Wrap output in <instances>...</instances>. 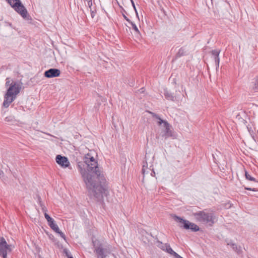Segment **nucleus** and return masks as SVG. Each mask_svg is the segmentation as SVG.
<instances>
[{"label": "nucleus", "mask_w": 258, "mask_h": 258, "mask_svg": "<svg viewBox=\"0 0 258 258\" xmlns=\"http://www.w3.org/2000/svg\"><path fill=\"white\" fill-rule=\"evenodd\" d=\"M48 225L56 233L58 232L59 229L57 224H55L54 220L48 224Z\"/></svg>", "instance_id": "2eb2a0df"}, {"label": "nucleus", "mask_w": 258, "mask_h": 258, "mask_svg": "<svg viewBox=\"0 0 258 258\" xmlns=\"http://www.w3.org/2000/svg\"><path fill=\"white\" fill-rule=\"evenodd\" d=\"M38 202L39 205H40L41 203H42L41 198L39 196H38Z\"/></svg>", "instance_id": "2f4dec72"}, {"label": "nucleus", "mask_w": 258, "mask_h": 258, "mask_svg": "<svg viewBox=\"0 0 258 258\" xmlns=\"http://www.w3.org/2000/svg\"><path fill=\"white\" fill-rule=\"evenodd\" d=\"M57 233L59 234L61 237L64 239H66V236L64 234L62 233L60 230H59L58 232H57Z\"/></svg>", "instance_id": "cd10ccee"}, {"label": "nucleus", "mask_w": 258, "mask_h": 258, "mask_svg": "<svg viewBox=\"0 0 258 258\" xmlns=\"http://www.w3.org/2000/svg\"><path fill=\"white\" fill-rule=\"evenodd\" d=\"M220 52V50L219 49H214L211 51V53L215 60L217 70L219 66L220 58L219 56Z\"/></svg>", "instance_id": "f8f14e48"}, {"label": "nucleus", "mask_w": 258, "mask_h": 258, "mask_svg": "<svg viewBox=\"0 0 258 258\" xmlns=\"http://www.w3.org/2000/svg\"><path fill=\"white\" fill-rule=\"evenodd\" d=\"M94 252L98 258H107L112 252V246L107 243H101L98 240L93 241Z\"/></svg>", "instance_id": "f03ea898"}, {"label": "nucleus", "mask_w": 258, "mask_h": 258, "mask_svg": "<svg viewBox=\"0 0 258 258\" xmlns=\"http://www.w3.org/2000/svg\"><path fill=\"white\" fill-rule=\"evenodd\" d=\"M149 170H150V169H148V168H145V165H144L143 166V168H142V173L143 174V181H144V180L145 174L148 173H149Z\"/></svg>", "instance_id": "aec40b11"}, {"label": "nucleus", "mask_w": 258, "mask_h": 258, "mask_svg": "<svg viewBox=\"0 0 258 258\" xmlns=\"http://www.w3.org/2000/svg\"><path fill=\"white\" fill-rule=\"evenodd\" d=\"M152 114L153 117H155L156 118L158 119V124L159 125H161L162 123H163L164 126H165V122H167L166 120L162 119L158 115L154 113H152Z\"/></svg>", "instance_id": "dca6fc26"}, {"label": "nucleus", "mask_w": 258, "mask_h": 258, "mask_svg": "<svg viewBox=\"0 0 258 258\" xmlns=\"http://www.w3.org/2000/svg\"><path fill=\"white\" fill-rule=\"evenodd\" d=\"M245 176L246 179L250 181H256L255 178L250 175L246 171H245Z\"/></svg>", "instance_id": "6ab92c4d"}, {"label": "nucleus", "mask_w": 258, "mask_h": 258, "mask_svg": "<svg viewBox=\"0 0 258 258\" xmlns=\"http://www.w3.org/2000/svg\"><path fill=\"white\" fill-rule=\"evenodd\" d=\"M83 162L78 163V168L85 183L88 196L97 201L103 199L106 190V179L100 170L97 161L90 154L85 155Z\"/></svg>", "instance_id": "f257e3e1"}, {"label": "nucleus", "mask_w": 258, "mask_h": 258, "mask_svg": "<svg viewBox=\"0 0 258 258\" xmlns=\"http://www.w3.org/2000/svg\"><path fill=\"white\" fill-rule=\"evenodd\" d=\"M143 89H144V88H141V90H142V92H143Z\"/></svg>", "instance_id": "4c0bfd02"}, {"label": "nucleus", "mask_w": 258, "mask_h": 258, "mask_svg": "<svg viewBox=\"0 0 258 258\" xmlns=\"http://www.w3.org/2000/svg\"><path fill=\"white\" fill-rule=\"evenodd\" d=\"M16 96L8 95V93L5 95L4 101L3 102V106L5 107H8L10 104L15 99Z\"/></svg>", "instance_id": "9b49d317"}, {"label": "nucleus", "mask_w": 258, "mask_h": 258, "mask_svg": "<svg viewBox=\"0 0 258 258\" xmlns=\"http://www.w3.org/2000/svg\"><path fill=\"white\" fill-rule=\"evenodd\" d=\"M123 18H124V19L128 22L129 23H130L131 22H132L125 15H124V14H123Z\"/></svg>", "instance_id": "7c9ffc66"}, {"label": "nucleus", "mask_w": 258, "mask_h": 258, "mask_svg": "<svg viewBox=\"0 0 258 258\" xmlns=\"http://www.w3.org/2000/svg\"><path fill=\"white\" fill-rule=\"evenodd\" d=\"M90 11H91V17L92 18H93L95 17V16L96 12H95L94 11H92V10H90Z\"/></svg>", "instance_id": "c85d7f7f"}, {"label": "nucleus", "mask_w": 258, "mask_h": 258, "mask_svg": "<svg viewBox=\"0 0 258 258\" xmlns=\"http://www.w3.org/2000/svg\"><path fill=\"white\" fill-rule=\"evenodd\" d=\"M234 244V243L232 242L231 241H229L227 242V245H230L232 247V244Z\"/></svg>", "instance_id": "f704fd0d"}, {"label": "nucleus", "mask_w": 258, "mask_h": 258, "mask_svg": "<svg viewBox=\"0 0 258 258\" xmlns=\"http://www.w3.org/2000/svg\"><path fill=\"white\" fill-rule=\"evenodd\" d=\"M173 218L175 221L182 224V225L180 226L183 229L186 230L190 229L194 232H197L200 230L199 227L197 224L191 223L187 220L183 219L176 215H174Z\"/></svg>", "instance_id": "39448f33"}, {"label": "nucleus", "mask_w": 258, "mask_h": 258, "mask_svg": "<svg viewBox=\"0 0 258 258\" xmlns=\"http://www.w3.org/2000/svg\"><path fill=\"white\" fill-rule=\"evenodd\" d=\"M60 71L59 69L51 68L44 72V76L47 78H54L59 76Z\"/></svg>", "instance_id": "6e6552de"}, {"label": "nucleus", "mask_w": 258, "mask_h": 258, "mask_svg": "<svg viewBox=\"0 0 258 258\" xmlns=\"http://www.w3.org/2000/svg\"><path fill=\"white\" fill-rule=\"evenodd\" d=\"M55 159L57 163L63 167H67L70 165V162L66 157L58 155Z\"/></svg>", "instance_id": "9d476101"}, {"label": "nucleus", "mask_w": 258, "mask_h": 258, "mask_svg": "<svg viewBox=\"0 0 258 258\" xmlns=\"http://www.w3.org/2000/svg\"><path fill=\"white\" fill-rule=\"evenodd\" d=\"M130 23L131 24V25L132 26V28L135 30V31L137 33L139 34L140 33V31H139L137 26H136V25L134 23H133V22H131Z\"/></svg>", "instance_id": "5701e85b"}, {"label": "nucleus", "mask_w": 258, "mask_h": 258, "mask_svg": "<svg viewBox=\"0 0 258 258\" xmlns=\"http://www.w3.org/2000/svg\"><path fill=\"white\" fill-rule=\"evenodd\" d=\"M85 1L87 2V4H85L86 6H87L89 8H91L92 6V0H85Z\"/></svg>", "instance_id": "a878e982"}, {"label": "nucleus", "mask_w": 258, "mask_h": 258, "mask_svg": "<svg viewBox=\"0 0 258 258\" xmlns=\"http://www.w3.org/2000/svg\"><path fill=\"white\" fill-rule=\"evenodd\" d=\"M164 95L166 99L171 101H174L175 98V96L172 93L169 92L167 89H165L164 90Z\"/></svg>", "instance_id": "ddd939ff"}, {"label": "nucleus", "mask_w": 258, "mask_h": 258, "mask_svg": "<svg viewBox=\"0 0 258 258\" xmlns=\"http://www.w3.org/2000/svg\"><path fill=\"white\" fill-rule=\"evenodd\" d=\"M157 246H158L159 248L162 249L163 250H164V251L165 250L166 247L165 246V245H166V243L163 244L161 241H160L158 240H157Z\"/></svg>", "instance_id": "a211bd4d"}, {"label": "nucleus", "mask_w": 258, "mask_h": 258, "mask_svg": "<svg viewBox=\"0 0 258 258\" xmlns=\"http://www.w3.org/2000/svg\"><path fill=\"white\" fill-rule=\"evenodd\" d=\"M131 1L132 2V5H133V7H134L136 12L137 15L138 16V13H137V11L136 10V7H135V4L134 3V1L133 0H131Z\"/></svg>", "instance_id": "c756f323"}, {"label": "nucleus", "mask_w": 258, "mask_h": 258, "mask_svg": "<svg viewBox=\"0 0 258 258\" xmlns=\"http://www.w3.org/2000/svg\"><path fill=\"white\" fill-rule=\"evenodd\" d=\"M185 54V51L184 50V49L183 48H180L178 52L176 53V57H180L182 56H183Z\"/></svg>", "instance_id": "f3484780"}, {"label": "nucleus", "mask_w": 258, "mask_h": 258, "mask_svg": "<svg viewBox=\"0 0 258 258\" xmlns=\"http://www.w3.org/2000/svg\"><path fill=\"white\" fill-rule=\"evenodd\" d=\"M12 82H11L10 79L9 78H7L6 79V86L7 87H8V86L10 87L11 86V85H12Z\"/></svg>", "instance_id": "393cba45"}, {"label": "nucleus", "mask_w": 258, "mask_h": 258, "mask_svg": "<svg viewBox=\"0 0 258 258\" xmlns=\"http://www.w3.org/2000/svg\"><path fill=\"white\" fill-rule=\"evenodd\" d=\"M165 130L164 133L162 134V137L165 139L169 137L174 138L175 137L173 131L170 129V125L168 122H165Z\"/></svg>", "instance_id": "1a4fd4ad"}, {"label": "nucleus", "mask_w": 258, "mask_h": 258, "mask_svg": "<svg viewBox=\"0 0 258 258\" xmlns=\"http://www.w3.org/2000/svg\"><path fill=\"white\" fill-rule=\"evenodd\" d=\"M151 175L153 177H154L155 176V171L152 170L151 173H150Z\"/></svg>", "instance_id": "473e14b6"}, {"label": "nucleus", "mask_w": 258, "mask_h": 258, "mask_svg": "<svg viewBox=\"0 0 258 258\" xmlns=\"http://www.w3.org/2000/svg\"><path fill=\"white\" fill-rule=\"evenodd\" d=\"M68 258H73V257L72 255H69L67 254Z\"/></svg>", "instance_id": "c9c22d12"}, {"label": "nucleus", "mask_w": 258, "mask_h": 258, "mask_svg": "<svg viewBox=\"0 0 258 258\" xmlns=\"http://www.w3.org/2000/svg\"><path fill=\"white\" fill-rule=\"evenodd\" d=\"M44 217L48 222V224L54 221L53 219L47 213H44Z\"/></svg>", "instance_id": "412c9836"}, {"label": "nucleus", "mask_w": 258, "mask_h": 258, "mask_svg": "<svg viewBox=\"0 0 258 258\" xmlns=\"http://www.w3.org/2000/svg\"><path fill=\"white\" fill-rule=\"evenodd\" d=\"M4 175V172L2 170H0V178L2 177Z\"/></svg>", "instance_id": "72a5a7b5"}, {"label": "nucleus", "mask_w": 258, "mask_h": 258, "mask_svg": "<svg viewBox=\"0 0 258 258\" xmlns=\"http://www.w3.org/2000/svg\"><path fill=\"white\" fill-rule=\"evenodd\" d=\"M14 246L8 244L5 238L0 237V256L2 258H7L8 254L13 251Z\"/></svg>", "instance_id": "423d86ee"}, {"label": "nucleus", "mask_w": 258, "mask_h": 258, "mask_svg": "<svg viewBox=\"0 0 258 258\" xmlns=\"http://www.w3.org/2000/svg\"><path fill=\"white\" fill-rule=\"evenodd\" d=\"M161 11L163 12V13H165V11L163 10V8L161 9Z\"/></svg>", "instance_id": "e433bc0d"}, {"label": "nucleus", "mask_w": 258, "mask_h": 258, "mask_svg": "<svg viewBox=\"0 0 258 258\" xmlns=\"http://www.w3.org/2000/svg\"><path fill=\"white\" fill-rule=\"evenodd\" d=\"M245 189L250 190V191H258V188H251V187H244Z\"/></svg>", "instance_id": "bb28decb"}, {"label": "nucleus", "mask_w": 258, "mask_h": 258, "mask_svg": "<svg viewBox=\"0 0 258 258\" xmlns=\"http://www.w3.org/2000/svg\"><path fill=\"white\" fill-rule=\"evenodd\" d=\"M15 11L19 13L24 19L30 20V16L25 7L22 4L20 0H6Z\"/></svg>", "instance_id": "7ed1b4c3"}, {"label": "nucleus", "mask_w": 258, "mask_h": 258, "mask_svg": "<svg viewBox=\"0 0 258 258\" xmlns=\"http://www.w3.org/2000/svg\"><path fill=\"white\" fill-rule=\"evenodd\" d=\"M21 89V84L18 82H12V84L9 87L7 93L8 95L16 96L20 92Z\"/></svg>", "instance_id": "0eeeda50"}, {"label": "nucleus", "mask_w": 258, "mask_h": 258, "mask_svg": "<svg viewBox=\"0 0 258 258\" xmlns=\"http://www.w3.org/2000/svg\"><path fill=\"white\" fill-rule=\"evenodd\" d=\"M193 215L198 221L208 224L209 226H212L215 222V216L211 213H206L204 211H202L194 213Z\"/></svg>", "instance_id": "20e7f679"}, {"label": "nucleus", "mask_w": 258, "mask_h": 258, "mask_svg": "<svg viewBox=\"0 0 258 258\" xmlns=\"http://www.w3.org/2000/svg\"><path fill=\"white\" fill-rule=\"evenodd\" d=\"M165 247H166L165 251L173 255L174 257H175V255H176L177 253L171 248L170 245L168 243H166V245H165Z\"/></svg>", "instance_id": "4468645a"}, {"label": "nucleus", "mask_w": 258, "mask_h": 258, "mask_svg": "<svg viewBox=\"0 0 258 258\" xmlns=\"http://www.w3.org/2000/svg\"><path fill=\"white\" fill-rule=\"evenodd\" d=\"M40 206L41 207V210L42 212L44 213V214L47 213V208L44 206V205L43 203H41Z\"/></svg>", "instance_id": "b1692460"}, {"label": "nucleus", "mask_w": 258, "mask_h": 258, "mask_svg": "<svg viewBox=\"0 0 258 258\" xmlns=\"http://www.w3.org/2000/svg\"><path fill=\"white\" fill-rule=\"evenodd\" d=\"M232 248L234 251H235L237 253H239L240 251H241L240 247H238L235 243L232 244Z\"/></svg>", "instance_id": "4be33fe9"}]
</instances>
